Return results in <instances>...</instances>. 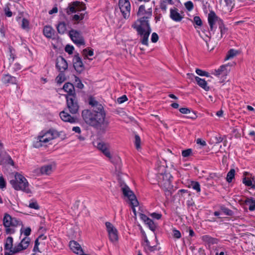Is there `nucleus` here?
<instances>
[{
	"instance_id": "obj_53",
	"label": "nucleus",
	"mask_w": 255,
	"mask_h": 255,
	"mask_svg": "<svg viewBox=\"0 0 255 255\" xmlns=\"http://www.w3.org/2000/svg\"><path fill=\"white\" fill-rule=\"evenodd\" d=\"M21 68V65L19 63H16L13 64L12 69L13 72H16L18 70H19Z\"/></svg>"
},
{
	"instance_id": "obj_59",
	"label": "nucleus",
	"mask_w": 255,
	"mask_h": 255,
	"mask_svg": "<svg viewBox=\"0 0 255 255\" xmlns=\"http://www.w3.org/2000/svg\"><path fill=\"white\" fill-rule=\"evenodd\" d=\"M196 142L197 144H200L203 146H204L206 145L205 141L202 140L201 138H198L196 140Z\"/></svg>"
},
{
	"instance_id": "obj_7",
	"label": "nucleus",
	"mask_w": 255,
	"mask_h": 255,
	"mask_svg": "<svg viewBox=\"0 0 255 255\" xmlns=\"http://www.w3.org/2000/svg\"><path fill=\"white\" fill-rule=\"evenodd\" d=\"M171 175L169 173L164 172L159 173L157 180L159 186L165 190L169 191L172 187L171 184Z\"/></svg>"
},
{
	"instance_id": "obj_6",
	"label": "nucleus",
	"mask_w": 255,
	"mask_h": 255,
	"mask_svg": "<svg viewBox=\"0 0 255 255\" xmlns=\"http://www.w3.org/2000/svg\"><path fill=\"white\" fill-rule=\"evenodd\" d=\"M208 20L210 25L211 30L214 29V25L217 23L220 29L221 34L219 36L217 37L218 39H221L224 33L227 31V29L225 27L223 22L222 20L218 18L215 13L213 11H211L208 14Z\"/></svg>"
},
{
	"instance_id": "obj_41",
	"label": "nucleus",
	"mask_w": 255,
	"mask_h": 255,
	"mask_svg": "<svg viewBox=\"0 0 255 255\" xmlns=\"http://www.w3.org/2000/svg\"><path fill=\"white\" fill-rule=\"evenodd\" d=\"M20 243L23 246L24 249H26L29 245L30 239L28 237H25L22 240Z\"/></svg>"
},
{
	"instance_id": "obj_43",
	"label": "nucleus",
	"mask_w": 255,
	"mask_h": 255,
	"mask_svg": "<svg viewBox=\"0 0 255 255\" xmlns=\"http://www.w3.org/2000/svg\"><path fill=\"white\" fill-rule=\"evenodd\" d=\"M57 30L59 33L63 34L64 33V22H61L57 25Z\"/></svg>"
},
{
	"instance_id": "obj_17",
	"label": "nucleus",
	"mask_w": 255,
	"mask_h": 255,
	"mask_svg": "<svg viewBox=\"0 0 255 255\" xmlns=\"http://www.w3.org/2000/svg\"><path fill=\"white\" fill-rule=\"evenodd\" d=\"M69 246L71 250L78 255H82L84 253L81 246L76 241H70Z\"/></svg>"
},
{
	"instance_id": "obj_36",
	"label": "nucleus",
	"mask_w": 255,
	"mask_h": 255,
	"mask_svg": "<svg viewBox=\"0 0 255 255\" xmlns=\"http://www.w3.org/2000/svg\"><path fill=\"white\" fill-rule=\"evenodd\" d=\"M235 173V170L234 169H232L228 173L226 179L228 182H231L232 179L234 178Z\"/></svg>"
},
{
	"instance_id": "obj_4",
	"label": "nucleus",
	"mask_w": 255,
	"mask_h": 255,
	"mask_svg": "<svg viewBox=\"0 0 255 255\" xmlns=\"http://www.w3.org/2000/svg\"><path fill=\"white\" fill-rule=\"evenodd\" d=\"M3 225L5 228L6 234H13L15 232V229L22 225L20 220L12 217L7 213H5L3 218Z\"/></svg>"
},
{
	"instance_id": "obj_47",
	"label": "nucleus",
	"mask_w": 255,
	"mask_h": 255,
	"mask_svg": "<svg viewBox=\"0 0 255 255\" xmlns=\"http://www.w3.org/2000/svg\"><path fill=\"white\" fill-rule=\"evenodd\" d=\"M74 49V47L69 44H67L65 47V51L69 54H71L73 53Z\"/></svg>"
},
{
	"instance_id": "obj_55",
	"label": "nucleus",
	"mask_w": 255,
	"mask_h": 255,
	"mask_svg": "<svg viewBox=\"0 0 255 255\" xmlns=\"http://www.w3.org/2000/svg\"><path fill=\"white\" fill-rule=\"evenodd\" d=\"M28 25H29L28 21L25 18H23L22 20V24H21L22 27L24 29L28 27Z\"/></svg>"
},
{
	"instance_id": "obj_46",
	"label": "nucleus",
	"mask_w": 255,
	"mask_h": 255,
	"mask_svg": "<svg viewBox=\"0 0 255 255\" xmlns=\"http://www.w3.org/2000/svg\"><path fill=\"white\" fill-rule=\"evenodd\" d=\"M221 211L226 215L232 216L233 215L232 211L225 207L221 208Z\"/></svg>"
},
{
	"instance_id": "obj_5",
	"label": "nucleus",
	"mask_w": 255,
	"mask_h": 255,
	"mask_svg": "<svg viewBox=\"0 0 255 255\" xmlns=\"http://www.w3.org/2000/svg\"><path fill=\"white\" fill-rule=\"evenodd\" d=\"M10 183L16 190H22L27 193L30 192V190L28 188V183L26 179L21 174L16 173L15 174L14 179L11 180Z\"/></svg>"
},
{
	"instance_id": "obj_37",
	"label": "nucleus",
	"mask_w": 255,
	"mask_h": 255,
	"mask_svg": "<svg viewBox=\"0 0 255 255\" xmlns=\"http://www.w3.org/2000/svg\"><path fill=\"white\" fill-rule=\"evenodd\" d=\"M63 72H60L55 79V81L58 85H60L64 82V74Z\"/></svg>"
},
{
	"instance_id": "obj_16",
	"label": "nucleus",
	"mask_w": 255,
	"mask_h": 255,
	"mask_svg": "<svg viewBox=\"0 0 255 255\" xmlns=\"http://www.w3.org/2000/svg\"><path fill=\"white\" fill-rule=\"evenodd\" d=\"M52 165L48 164L34 169L33 172L36 175H49L52 173Z\"/></svg>"
},
{
	"instance_id": "obj_34",
	"label": "nucleus",
	"mask_w": 255,
	"mask_h": 255,
	"mask_svg": "<svg viewBox=\"0 0 255 255\" xmlns=\"http://www.w3.org/2000/svg\"><path fill=\"white\" fill-rule=\"evenodd\" d=\"M24 250H25V249H24L23 246H22L21 243H20L17 246H15L13 248V250H12L11 251V254H15L18 253L19 252H20Z\"/></svg>"
},
{
	"instance_id": "obj_58",
	"label": "nucleus",
	"mask_w": 255,
	"mask_h": 255,
	"mask_svg": "<svg viewBox=\"0 0 255 255\" xmlns=\"http://www.w3.org/2000/svg\"><path fill=\"white\" fill-rule=\"evenodd\" d=\"M160 7L163 10L166 11L167 9V4L165 1L161 2Z\"/></svg>"
},
{
	"instance_id": "obj_62",
	"label": "nucleus",
	"mask_w": 255,
	"mask_h": 255,
	"mask_svg": "<svg viewBox=\"0 0 255 255\" xmlns=\"http://www.w3.org/2000/svg\"><path fill=\"white\" fill-rule=\"evenodd\" d=\"M72 130L76 133L80 134L81 132V128L79 127H74L72 128Z\"/></svg>"
},
{
	"instance_id": "obj_9",
	"label": "nucleus",
	"mask_w": 255,
	"mask_h": 255,
	"mask_svg": "<svg viewBox=\"0 0 255 255\" xmlns=\"http://www.w3.org/2000/svg\"><path fill=\"white\" fill-rule=\"evenodd\" d=\"M67 107L70 113L72 114L77 113L79 109V106L75 95H67Z\"/></svg>"
},
{
	"instance_id": "obj_26",
	"label": "nucleus",
	"mask_w": 255,
	"mask_h": 255,
	"mask_svg": "<svg viewBox=\"0 0 255 255\" xmlns=\"http://www.w3.org/2000/svg\"><path fill=\"white\" fill-rule=\"evenodd\" d=\"M84 18V15L82 14H71L69 16L70 20L74 24L78 23L81 20Z\"/></svg>"
},
{
	"instance_id": "obj_40",
	"label": "nucleus",
	"mask_w": 255,
	"mask_h": 255,
	"mask_svg": "<svg viewBox=\"0 0 255 255\" xmlns=\"http://www.w3.org/2000/svg\"><path fill=\"white\" fill-rule=\"evenodd\" d=\"M28 207L32 209L38 210L39 209V206L37 202L34 200H31L29 204Z\"/></svg>"
},
{
	"instance_id": "obj_23",
	"label": "nucleus",
	"mask_w": 255,
	"mask_h": 255,
	"mask_svg": "<svg viewBox=\"0 0 255 255\" xmlns=\"http://www.w3.org/2000/svg\"><path fill=\"white\" fill-rule=\"evenodd\" d=\"M195 79L197 84L206 91L210 90V87L208 86L207 82L203 79H201L199 77H195Z\"/></svg>"
},
{
	"instance_id": "obj_48",
	"label": "nucleus",
	"mask_w": 255,
	"mask_h": 255,
	"mask_svg": "<svg viewBox=\"0 0 255 255\" xmlns=\"http://www.w3.org/2000/svg\"><path fill=\"white\" fill-rule=\"evenodd\" d=\"M184 5L186 8L189 11H191L193 8V3L191 1L185 2Z\"/></svg>"
},
{
	"instance_id": "obj_12",
	"label": "nucleus",
	"mask_w": 255,
	"mask_h": 255,
	"mask_svg": "<svg viewBox=\"0 0 255 255\" xmlns=\"http://www.w3.org/2000/svg\"><path fill=\"white\" fill-rule=\"evenodd\" d=\"M119 6L124 17L128 18L130 11V4L129 0H119Z\"/></svg>"
},
{
	"instance_id": "obj_14",
	"label": "nucleus",
	"mask_w": 255,
	"mask_h": 255,
	"mask_svg": "<svg viewBox=\"0 0 255 255\" xmlns=\"http://www.w3.org/2000/svg\"><path fill=\"white\" fill-rule=\"evenodd\" d=\"M69 35L74 43L79 45H85L84 38L79 31L72 29L69 32Z\"/></svg>"
},
{
	"instance_id": "obj_60",
	"label": "nucleus",
	"mask_w": 255,
	"mask_h": 255,
	"mask_svg": "<svg viewBox=\"0 0 255 255\" xmlns=\"http://www.w3.org/2000/svg\"><path fill=\"white\" fill-rule=\"evenodd\" d=\"M30 232L31 229L30 228H27L24 230L23 234L26 236V237H27V236L30 234Z\"/></svg>"
},
{
	"instance_id": "obj_3",
	"label": "nucleus",
	"mask_w": 255,
	"mask_h": 255,
	"mask_svg": "<svg viewBox=\"0 0 255 255\" xmlns=\"http://www.w3.org/2000/svg\"><path fill=\"white\" fill-rule=\"evenodd\" d=\"M59 135V132L54 129H50L47 131H42L40 134L35 138L33 141V146L35 148H39L43 146H46L52 139Z\"/></svg>"
},
{
	"instance_id": "obj_38",
	"label": "nucleus",
	"mask_w": 255,
	"mask_h": 255,
	"mask_svg": "<svg viewBox=\"0 0 255 255\" xmlns=\"http://www.w3.org/2000/svg\"><path fill=\"white\" fill-rule=\"evenodd\" d=\"M76 120L74 117H71L67 114H66L65 113V122L74 123L76 122Z\"/></svg>"
},
{
	"instance_id": "obj_13",
	"label": "nucleus",
	"mask_w": 255,
	"mask_h": 255,
	"mask_svg": "<svg viewBox=\"0 0 255 255\" xmlns=\"http://www.w3.org/2000/svg\"><path fill=\"white\" fill-rule=\"evenodd\" d=\"M107 231L108 233L110 240L113 243H116L118 240V231L117 229L110 222L105 223Z\"/></svg>"
},
{
	"instance_id": "obj_18",
	"label": "nucleus",
	"mask_w": 255,
	"mask_h": 255,
	"mask_svg": "<svg viewBox=\"0 0 255 255\" xmlns=\"http://www.w3.org/2000/svg\"><path fill=\"white\" fill-rule=\"evenodd\" d=\"M1 81L3 84L6 86H8L10 84H17L18 82L15 77L12 76L9 74L3 75Z\"/></svg>"
},
{
	"instance_id": "obj_10",
	"label": "nucleus",
	"mask_w": 255,
	"mask_h": 255,
	"mask_svg": "<svg viewBox=\"0 0 255 255\" xmlns=\"http://www.w3.org/2000/svg\"><path fill=\"white\" fill-rule=\"evenodd\" d=\"M85 8V5L83 2L76 1L69 4L66 12L68 15H70L72 13L84 10Z\"/></svg>"
},
{
	"instance_id": "obj_49",
	"label": "nucleus",
	"mask_w": 255,
	"mask_h": 255,
	"mask_svg": "<svg viewBox=\"0 0 255 255\" xmlns=\"http://www.w3.org/2000/svg\"><path fill=\"white\" fill-rule=\"evenodd\" d=\"M193 22L198 26H201L202 22L199 16H196L194 17Z\"/></svg>"
},
{
	"instance_id": "obj_21",
	"label": "nucleus",
	"mask_w": 255,
	"mask_h": 255,
	"mask_svg": "<svg viewBox=\"0 0 255 255\" xmlns=\"http://www.w3.org/2000/svg\"><path fill=\"white\" fill-rule=\"evenodd\" d=\"M144 241L143 246L145 251L149 255H152V253L156 250L157 248L155 246H151L146 237H144Z\"/></svg>"
},
{
	"instance_id": "obj_11",
	"label": "nucleus",
	"mask_w": 255,
	"mask_h": 255,
	"mask_svg": "<svg viewBox=\"0 0 255 255\" xmlns=\"http://www.w3.org/2000/svg\"><path fill=\"white\" fill-rule=\"evenodd\" d=\"M80 202V200L72 201L71 198H68L66 203L67 212L72 216L75 215L78 213Z\"/></svg>"
},
{
	"instance_id": "obj_29",
	"label": "nucleus",
	"mask_w": 255,
	"mask_h": 255,
	"mask_svg": "<svg viewBox=\"0 0 255 255\" xmlns=\"http://www.w3.org/2000/svg\"><path fill=\"white\" fill-rule=\"evenodd\" d=\"M65 92L68 93V95H75V90L73 84L70 83L65 84Z\"/></svg>"
},
{
	"instance_id": "obj_27",
	"label": "nucleus",
	"mask_w": 255,
	"mask_h": 255,
	"mask_svg": "<svg viewBox=\"0 0 255 255\" xmlns=\"http://www.w3.org/2000/svg\"><path fill=\"white\" fill-rule=\"evenodd\" d=\"M202 241L209 245L217 244V239L212 238L209 235H204L201 237Z\"/></svg>"
},
{
	"instance_id": "obj_52",
	"label": "nucleus",
	"mask_w": 255,
	"mask_h": 255,
	"mask_svg": "<svg viewBox=\"0 0 255 255\" xmlns=\"http://www.w3.org/2000/svg\"><path fill=\"white\" fill-rule=\"evenodd\" d=\"M128 100V98L126 95H123L122 97L118 98L117 102L119 104H122L125 101Z\"/></svg>"
},
{
	"instance_id": "obj_44",
	"label": "nucleus",
	"mask_w": 255,
	"mask_h": 255,
	"mask_svg": "<svg viewBox=\"0 0 255 255\" xmlns=\"http://www.w3.org/2000/svg\"><path fill=\"white\" fill-rule=\"evenodd\" d=\"M145 223L148 225L150 230L152 231L154 230L155 226L153 222L149 218Z\"/></svg>"
},
{
	"instance_id": "obj_50",
	"label": "nucleus",
	"mask_w": 255,
	"mask_h": 255,
	"mask_svg": "<svg viewBox=\"0 0 255 255\" xmlns=\"http://www.w3.org/2000/svg\"><path fill=\"white\" fill-rule=\"evenodd\" d=\"M75 81L77 82V87L79 89H82L84 85L82 83L81 80L76 76H74Z\"/></svg>"
},
{
	"instance_id": "obj_30",
	"label": "nucleus",
	"mask_w": 255,
	"mask_h": 255,
	"mask_svg": "<svg viewBox=\"0 0 255 255\" xmlns=\"http://www.w3.org/2000/svg\"><path fill=\"white\" fill-rule=\"evenodd\" d=\"M179 111L184 114H190L188 116L189 118L194 119L196 117V115L193 112H191L190 110L186 108H182L179 109Z\"/></svg>"
},
{
	"instance_id": "obj_42",
	"label": "nucleus",
	"mask_w": 255,
	"mask_h": 255,
	"mask_svg": "<svg viewBox=\"0 0 255 255\" xmlns=\"http://www.w3.org/2000/svg\"><path fill=\"white\" fill-rule=\"evenodd\" d=\"M135 141H134V144L136 147V148L137 150H139L140 148V137L136 134L135 135Z\"/></svg>"
},
{
	"instance_id": "obj_51",
	"label": "nucleus",
	"mask_w": 255,
	"mask_h": 255,
	"mask_svg": "<svg viewBox=\"0 0 255 255\" xmlns=\"http://www.w3.org/2000/svg\"><path fill=\"white\" fill-rule=\"evenodd\" d=\"M192 153V150L191 149H188L186 150H183L182 152V155L183 157H188Z\"/></svg>"
},
{
	"instance_id": "obj_57",
	"label": "nucleus",
	"mask_w": 255,
	"mask_h": 255,
	"mask_svg": "<svg viewBox=\"0 0 255 255\" xmlns=\"http://www.w3.org/2000/svg\"><path fill=\"white\" fill-rule=\"evenodd\" d=\"M173 236L174 238L179 239L181 237V233H180V232L179 231L176 230H173Z\"/></svg>"
},
{
	"instance_id": "obj_61",
	"label": "nucleus",
	"mask_w": 255,
	"mask_h": 255,
	"mask_svg": "<svg viewBox=\"0 0 255 255\" xmlns=\"http://www.w3.org/2000/svg\"><path fill=\"white\" fill-rule=\"evenodd\" d=\"M140 219L144 222L145 223L147 220L149 219L148 217H147L146 215L143 214H140L139 215Z\"/></svg>"
},
{
	"instance_id": "obj_22",
	"label": "nucleus",
	"mask_w": 255,
	"mask_h": 255,
	"mask_svg": "<svg viewBox=\"0 0 255 255\" xmlns=\"http://www.w3.org/2000/svg\"><path fill=\"white\" fill-rule=\"evenodd\" d=\"M227 68V65H222L217 70L213 71L212 74L216 76H219L221 75H227L230 71V69H228Z\"/></svg>"
},
{
	"instance_id": "obj_28",
	"label": "nucleus",
	"mask_w": 255,
	"mask_h": 255,
	"mask_svg": "<svg viewBox=\"0 0 255 255\" xmlns=\"http://www.w3.org/2000/svg\"><path fill=\"white\" fill-rule=\"evenodd\" d=\"M44 35L48 38H53L54 36V30L50 26H45L43 29Z\"/></svg>"
},
{
	"instance_id": "obj_20",
	"label": "nucleus",
	"mask_w": 255,
	"mask_h": 255,
	"mask_svg": "<svg viewBox=\"0 0 255 255\" xmlns=\"http://www.w3.org/2000/svg\"><path fill=\"white\" fill-rule=\"evenodd\" d=\"M73 62V66L77 72L81 73L84 70V66L82 60L78 55L74 56Z\"/></svg>"
},
{
	"instance_id": "obj_45",
	"label": "nucleus",
	"mask_w": 255,
	"mask_h": 255,
	"mask_svg": "<svg viewBox=\"0 0 255 255\" xmlns=\"http://www.w3.org/2000/svg\"><path fill=\"white\" fill-rule=\"evenodd\" d=\"M196 73L200 76H206V77H209V73L206 71H203L199 69H196Z\"/></svg>"
},
{
	"instance_id": "obj_64",
	"label": "nucleus",
	"mask_w": 255,
	"mask_h": 255,
	"mask_svg": "<svg viewBox=\"0 0 255 255\" xmlns=\"http://www.w3.org/2000/svg\"><path fill=\"white\" fill-rule=\"evenodd\" d=\"M5 12L6 16L10 17L12 16V12L9 10L8 8L5 9Z\"/></svg>"
},
{
	"instance_id": "obj_19",
	"label": "nucleus",
	"mask_w": 255,
	"mask_h": 255,
	"mask_svg": "<svg viewBox=\"0 0 255 255\" xmlns=\"http://www.w3.org/2000/svg\"><path fill=\"white\" fill-rule=\"evenodd\" d=\"M170 17L175 22H180L183 18V16L179 12L177 8L174 7L170 9Z\"/></svg>"
},
{
	"instance_id": "obj_33",
	"label": "nucleus",
	"mask_w": 255,
	"mask_h": 255,
	"mask_svg": "<svg viewBox=\"0 0 255 255\" xmlns=\"http://www.w3.org/2000/svg\"><path fill=\"white\" fill-rule=\"evenodd\" d=\"M238 53V52L237 50H235L233 49H230L229 51L228 54H227L225 60H227L232 59L233 57H234L235 56H236Z\"/></svg>"
},
{
	"instance_id": "obj_25",
	"label": "nucleus",
	"mask_w": 255,
	"mask_h": 255,
	"mask_svg": "<svg viewBox=\"0 0 255 255\" xmlns=\"http://www.w3.org/2000/svg\"><path fill=\"white\" fill-rule=\"evenodd\" d=\"M56 68L59 72H63L64 70V57L60 56L57 58Z\"/></svg>"
},
{
	"instance_id": "obj_1",
	"label": "nucleus",
	"mask_w": 255,
	"mask_h": 255,
	"mask_svg": "<svg viewBox=\"0 0 255 255\" xmlns=\"http://www.w3.org/2000/svg\"><path fill=\"white\" fill-rule=\"evenodd\" d=\"M89 104L93 110L82 111L83 120L87 125L95 128L99 133H105L109 127V121L106 118L103 106L93 98L89 99Z\"/></svg>"
},
{
	"instance_id": "obj_2",
	"label": "nucleus",
	"mask_w": 255,
	"mask_h": 255,
	"mask_svg": "<svg viewBox=\"0 0 255 255\" xmlns=\"http://www.w3.org/2000/svg\"><path fill=\"white\" fill-rule=\"evenodd\" d=\"M152 13L151 7L145 9L144 5H140L137 13L138 18L132 25L140 36L141 43L146 46L148 45V37L151 31L149 19L151 18Z\"/></svg>"
},
{
	"instance_id": "obj_15",
	"label": "nucleus",
	"mask_w": 255,
	"mask_h": 255,
	"mask_svg": "<svg viewBox=\"0 0 255 255\" xmlns=\"http://www.w3.org/2000/svg\"><path fill=\"white\" fill-rule=\"evenodd\" d=\"M96 146L97 148L101 150L106 156L111 160L112 162H114L112 159V156L110 151V145L108 144L103 142H100L98 143Z\"/></svg>"
},
{
	"instance_id": "obj_8",
	"label": "nucleus",
	"mask_w": 255,
	"mask_h": 255,
	"mask_svg": "<svg viewBox=\"0 0 255 255\" xmlns=\"http://www.w3.org/2000/svg\"><path fill=\"white\" fill-rule=\"evenodd\" d=\"M120 186L124 196L128 198L131 206H137L138 202L133 192L124 183H121Z\"/></svg>"
},
{
	"instance_id": "obj_35",
	"label": "nucleus",
	"mask_w": 255,
	"mask_h": 255,
	"mask_svg": "<svg viewBox=\"0 0 255 255\" xmlns=\"http://www.w3.org/2000/svg\"><path fill=\"white\" fill-rule=\"evenodd\" d=\"M190 187L196 190L197 192H200V185L197 182L192 181L190 184Z\"/></svg>"
},
{
	"instance_id": "obj_39",
	"label": "nucleus",
	"mask_w": 255,
	"mask_h": 255,
	"mask_svg": "<svg viewBox=\"0 0 255 255\" xmlns=\"http://www.w3.org/2000/svg\"><path fill=\"white\" fill-rule=\"evenodd\" d=\"M83 55L85 56V58L87 57L88 56H92L94 54L93 50L92 49H89V48H86L83 50L82 52Z\"/></svg>"
},
{
	"instance_id": "obj_32",
	"label": "nucleus",
	"mask_w": 255,
	"mask_h": 255,
	"mask_svg": "<svg viewBox=\"0 0 255 255\" xmlns=\"http://www.w3.org/2000/svg\"><path fill=\"white\" fill-rule=\"evenodd\" d=\"M243 183L248 186H251L252 188L255 189V179L252 178V180L245 178L243 179Z\"/></svg>"
},
{
	"instance_id": "obj_54",
	"label": "nucleus",
	"mask_w": 255,
	"mask_h": 255,
	"mask_svg": "<svg viewBox=\"0 0 255 255\" xmlns=\"http://www.w3.org/2000/svg\"><path fill=\"white\" fill-rule=\"evenodd\" d=\"M158 40V36L155 32H154L151 35V40L152 42L155 43Z\"/></svg>"
},
{
	"instance_id": "obj_63",
	"label": "nucleus",
	"mask_w": 255,
	"mask_h": 255,
	"mask_svg": "<svg viewBox=\"0 0 255 255\" xmlns=\"http://www.w3.org/2000/svg\"><path fill=\"white\" fill-rule=\"evenodd\" d=\"M151 216L154 218H156V219H159L161 218V215L159 214H157L155 213H153L151 214Z\"/></svg>"
},
{
	"instance_id": "obj_24",
	"label": "nucleus",
	"mask_w": 255,
	"mask_h": 255,
	"mask_svg": "<svg viewBox=\"0 0 255 255\" xmlns=\"http://www.w3.org/2000/svg\"><path fill=\"white\" fill-rule=\"evenodd\" d=\"M13 238L11 237H7L4 243V249L5 250H9L10 254L11 251L13 250Z\"/></svg>"
},
{
	"instance_id": "obj_56",
	"label": "nucleus",
	"mask_w": 255,
	"mask_h": 255,
	"mask_svg": "<svg viewBox=\"0 0 255 255\" xmlns=\"http://www.w3.org/2000/svg\"><path fill=\"white\" fill-rule=\"evenodd\" d=\"M5 181L2 177H0V188L3 189L5 187Z\"/></svg>"
},
{
	"instance_id": "obj_31",
	"label": "nucleus",
	"mask_w": 255,
	"mask_h": 255,
	"mask_svg": "<svg viewBox=\"0 0 255 255\" xmlns=\"http://www.w3.org/2000/svg\"><path fill=\"white\" fill-rule=\"evenodd\" d=\"M245 203L249 205V208L250 211H254L255 210V199L253 198H248L245 201Z\"/></svg>"
}]
</instances>
